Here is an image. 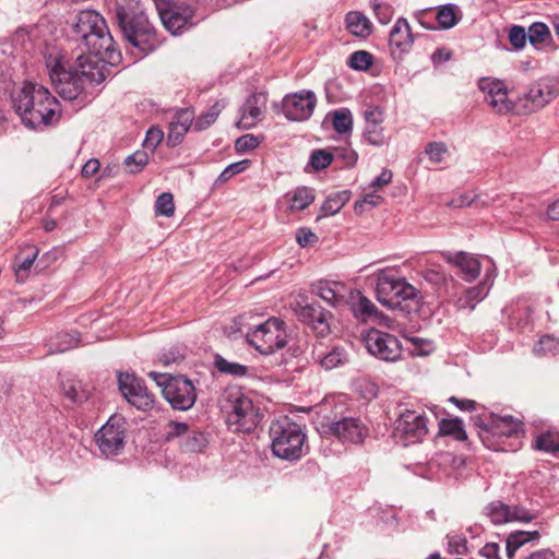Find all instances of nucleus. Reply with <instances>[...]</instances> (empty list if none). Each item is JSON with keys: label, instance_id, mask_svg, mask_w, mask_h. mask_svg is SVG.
I'll return each mask as SVG.
<instances>
[{"label": "nucleus", "instance_id": "7ed1b4c3", "mask_svg": "<svg viewBox=\"0 0 559 559\" xmlns=\"http://www.w3.org/2000/svg\"><path fill=\"white\" fill-rule=\"evenodd\" d=\"M13 108L29 129H39L58 121L59 102L43 85L26 82L12 94Z\"/></svg>", "mask_w": 559, "mask_h": 559}, {"label": "nucleus", "instance_id": "6ab92c4d", "mask_svg": "<svg viewBox=\"0 0 559 559\" xmlns=\"http://www.w3.org/2000/svg\"><path fill=\"white\" fill-rule=\"evenodd\" d=\"M294 310L299 320L309 325L318 336H325L330 332L329 312L319 304H297Z\"/></svg>", "mask_w": 559, "mask_h": 559}, {"label": "nucleus", "instance_id": "4468645a", "mask_svg": "<svg viewBox=\"0 0 559 559\" xmlns=\"http://www.w3.org/2000/svg\"><path fill=\"white\" fill-rule=\"evenodd\" d=\"M364 343L369 354L384 361H396L402 356V345L396 336L370 329L364 336Z\"/></svg>", "mask_w": 559, "mask_h": 559}, {"label": "nucleus", "instance_id": "37998d69", "mask_svg": "<svg viewBox=\"0 0 559 559\" xmlns=\"http://www.w3.org/2000/svg\"><path fill=\"white\" fill-rule=\"evenodd\" d=\"M334 159L333 153L324 150H316L311 153L309 164L316 170H321L331 165Z\"/></svg>", "mask_w": 559, "mask_h": 559}, {"label": "nucleus", "instance_id": "7c9ffc66", "mask_svg": "<svg viewBox=\"0 0 559 559\" xmlns=\"http://www.w3.org/2000/svg\"><path fill=\"white\" fill-rule=\"evenodd\" d=\"M225 104L222 100L216 102L213 106H211L206 111L202 112L200 116L194 119L193 130L203 131L212 126L221 111L224 109Z\"/></svg>", "mask_w": 559, "mask_h": 559}, {"label": "nucleus", "instance_id": "a19ab883", "mask_svg": "<svg viewBox=\"0 0 559 559\" xmlns=\"http://www.w3.org/2000/svg\"><path fill=\"white\" fill-rule=\"evenodd\" d=\"M527 36L530 43L536 46L545 43L550 37V32L546 24L536 22L528 27Z\"/></svg>", "mask_w": 559, "mask_h": 559}, {"label": "nucleus", "instance_id": "bf43d9fd", "mask_svg": "<svg viewBox=\"0 0 559 559\" xmlns=\"http://www.w3.org/2000/svg\"><path fill=\"white\" fill-rule=\"evenodd\" d=\"M259 140L253 134H245L237 139L235 147L237 152H247L254 150L259 145Z\"/></svg>", "mask_w": 559, "mask_h": 559}, {"label": "nucleus", "instance_id": "79ce46f5", "mask_svg": "<svg viewBox=\"0 0 559 559\" xmlns=\"http://www.w3.org/2000/svg\"><path fill=\"white\" fill-rule=\"evenodd\" d=\"M155 213L156 215H162L166 217H170L175 213V204L174 197L169 192H164L158 195L155 202Z\"/></svg>", "mask_w": 559, "mask_h": 559}, {"label": "nucleus", "instance_id": "a211bd4d", "mask_svg": "<svg viewBox=\"0 0 559 559\" xmlns=\"http://www.w3.org/2000/svg\"><path fill=\"white\" fill-rule=\"evenodd\" d=\"M479 88L485 93V100L493 111L506 115L513 109V103L508 97V91L502 81L483 79Z\"/></svg>", "mask_w": 559, "mask_h": 559}, {"label": "nucleus", "instance_id": "0eeeda50", "mask_svg": "<svg viewBox=\"0 0 559 559\" xmlns=\"http://www.w3.org/2000/svg\"><path fill=\"white\" fill-rule=\"evenodd\" d=\"M376 293L378 301L392 309L411 311L419 305V292L405 278L395 277L385 271L378 274Z\"/></svg>", "mask_w": 559, "mask_h": 559}, {"label": "nucleus", "instance_id": "69168bd1", "mask_svg": "<svg viewBox=\"0 0 559 559\" xmlns=\"http://www.w3.org/2000/svg\"><path fill=\"white\" fill-rule=\"evenodd\" d=\"M318 240L316 234H313L309 228H299L296 233V241L301 247H307L309 245L314 243Z\"/></svg>", "mask_w": 559, "mask_h": 559}, {"label": "nucleus", "instance_id": "8fccbe9b", "mask_svg": "<svg viewBox=\"0 0 559 559\" xmlns=\"http://www.w3.org/2000/svg\"><path fill=\"white\" fill-rule=\"evenodd\" d=\"M558 347L559 343L555 337L545 335L540 337L539 342L534 346V352L537 355L555 354Z\"/></svg>", "mask_w": 559, "mask_h": 559}, {"label": "nucleus", "instance_id": "6e6552de", "mask_svg": "<svg viewBox=\"0 0 559 559\" xmlns=\"http://www.w3.org/2000/svg\"><path fill=\"white\" fill-rule=\"evenodd\" d=\"M148 376L162 388L163 396L174 409L188 411L194 405L197 392L189 379L182 376L168 378L155 371H151Z\"/></svg>", "mask_w": 559, "mask_h": 559}, {"label": "nucleus", "instance_id": "f8f14e48", "mask_svg": "<svg viewBox=\"0 0 559 559\" xmlns=\"http://www.w3.org/2000/svg\"><path fill=\"white\" fill-rule=\"evenodd\" d=\"M559 96V78L548 76L534 82L528 91L520 98L524 114L540 110Z\"/></svg>", "mask_w": 559, "mask_h": 559}, {"label": "nucleus", "instance_id": "5701e85b", "mask_svg": "<svg viewBox=\"0 0 559 559\" xmlns=\"http://www.w3.org/2000/svg\"><path fill=\"white\" fill-rule=\"evenodd\" d=\"M444 257L448 262L454 264L461 270L465 281L472 282L479 275L480 262L472 254L460 251L456 253L448 252Z\"/></svg>", "mask_w": 559, "mask_h": 559}, {"label": "nucleus", "instance_id": "a18cd8bd", "mask_svg": "<svg viewBox=\"0 0 559 559\" xmlns=\"http://www.w3.org/2000/svg\"><path fill=\"white\" fill-rule=\"evenodd\" d=\"M147 163L148 155L145 151H136L124 159V164L130 168V173L140 171Z\"/></svg>", "mask_w": 559, "mask_h": 559}, {"label": "nucleus", "instance_id": "393cba45", "mask_svg": "<svg viewBox=\"0 0 559 559\" xmlns=\"http://www.w3.org/2000/svg\"><path fill=\"white\" fill-rule=\"evenodd\" d=\"M317 295L332 306H340L345 302L346 288L341 283L320 281L314 285Z\"/></svg>", "mask_w": 559, "mask_h": 559}, {"label": "nucleus", "instance_id": "72a5a7b5", "mask_svg": "<svg viewBox=\"0 0 559 559\" xmlns=\"http://www.w3.org/2000/svg\"><path fill=\"white\" fill-rule=\"evenodd\" d=\"M439 429L442 435L452 436L455 440L464 441L467 439L463 421L460 418L442 419Z\"/></svg>", "mask_w": 559, "mask_h": 559}, {"label": "nucleus", "instance_id": "f704fd0d", "mask_svg": "<svg viewBox=\"0 0 559 559\" xmlns=\"http://www.w3.org/2000/svg\"><path fill=\"white\" fill-rule=\"evenodd\" d=\"M485 512L493 524H503L510 522L511 519V507L500 501L489 503Z\"/></svg>", "mask_w": 559, "mask_h": 559}, {"label": "nucleus", "instance_id": "423d86ee", "mask_svg": "<svg viewBox=\"0 0 559 559\" xmlns=\"http://www.w3.org/2000/svg\"><path fill=\"white\" fill-rule=\"evenodd\" d=\"M221 407L226 413L229 428L235 432H251L261 420L259 407L239 388L224 392Z\"/></svg>", "mask_w": 559, "mask_h": 559}, {"label": "nucleus", "instance_id": "f3484780", "mask_svg": "<svg viewBox=\"0 0 559 559\" xmlns=\"http://www.w3.org/2000/svg\"><path fill=\"white\" fill-rule=\"evenodd\" d=\"M325 432L331 433L343 443H360L368 435V428L359 418L345 417L337 421H332L326 426Z\"/></svg>", "mask_w": 559, "mask_h": 559}, {"label": "nucleus", "instance_id": "e2e57ef3", "mask_svg": "<svg viewBox=\"0 0 559 559\" xmlns=\"http://www.w3.org/2000/svg\"><path fill=\"white\" fill-rule=\"evenodd\" d=\"M38 254V251L35 250L33 253L27 254L21 261L16 264V276L17 277H24L26 276L27 272L31 270L36 257Z\"/></svg>", "mask_w": 559, "mask_h": 559}, {"label": "nucleus", "instance_id": "b1692460", "mask_svg": "<svg viewBox=\"0 0 559 559\" xmlns=\"http://www.w3.org/2000/svg\"><path fill=\"white\" fill-rule=\"evenodd\" d=\"M348 358V353L343 346H333L324 352H314V360L325 370L345 365Z\"/></svg>", "mask_w": 559, "mask_h": 559}, {"label": "nucleus", "instance_id": "f03ea898", "mask_svg": "<svg viewBox=\"0 0 559 559\" xmlns=\"http://www.w3.org/2000/svg\"><path fill=\"white\" fill-rule=\"evenodd\" d=\"M73 33L85 60H97L105 66L115 64L120 59L105 19L98 12L80 11L75 15Z\"/></svg>", "mask_w": 559, "mask_h": 559}, {"label": "nucleus", "instance_id": "cd10ccee", "mask_svg": "<svg viewBox=\"0 0 559 559\" xmlns=\"http://www.w3.org/2000/svg\"><path fill=\"white\" fill-rule=\"evenodd\" d=\"M461 10L456 4L448 3L438 8L437 21L440 28H452L461 21Z\"/></svg>", "mask_w": 559, "mask_h": 559}, {"label": "nucleus", "instance_id": "774afa93", "mask_svg": "<svg viewBox=\"0 0 559 559\" xmlns=\"http://www.w3.org/2000/svg\"><path fill=\"white\" fill-rule=\"evenodd\" d=\"M392 177L393 174L390 169H383L381 174L371 181L370 187L377 191L389 185L392 181Z\"/></svg>", "mask_w": 559, "mask_h": 559}, {"label": "nucleus", "instance_id": "5fc2aeb1", "mask_svg": "<svg viewBox=\"0 0 559 559\" xmlns=\"http://www.w3.org/2000/svg\"><path fill=\"white\" fill-rule=\"evenodd\" d=\"M190 427L186 423L180 421H169L165 428V438L166 440H171L174 438H179L186 436L189 432Z\"/></svg>", "mask_w": 559, "mask_h": 559}, {"label": "nucleus", "instance_id": "39448f33", "mask_svg": "<svg viewBox=\"0 0 559 559\" xmlns=\"http://www.w3.org/2000/svg\"><path fill=\"white\" fill-rule=\"evenodd\" d=\"M271 449L275 456L289 462L298 461L307 449L301 426L284 416L270 426Z\"/></svg>", "mask_w": 559, "mask_h": 559}, {"label": "nucleus", "instance_id": "c03bdc74", "mask_svg": "<svg viewBox=\"0 0 559 559\" xmlns=\"http://www.w3.org/2000/svg\"><path fill=\"white\" fill-rule=\"evenodd\" d=\"M447 539V550L452 555H464L467 551V540L459 534H449Z\"/></svg>", "mask_w": 559, "mask_h": 559}, {"label": "nucleus", "instance_id": "2f4dec72", "mask_svg": "<svg viewBox=\"0 0 559 559\" xmlns=\"http://www.w3.org/2000/svg\"><path fill=\"white\" fill-rule=\"evenodd\" d=\"M539 534L538 532H524V531H518L514 533H511L507 538V552L509 557H512L514 552L524 544L538 539Z\"/></svg>", "mask_w": 559, "mask_h": 559}, {"label": "nucleus", "instance_id": "c85d7f7f", "mask_svg": "<svg viewBox=\"0 0 559 559\" xmlns=\"http://www.w3.org/2000/svg\"><path fill=\"white\" fill-rule=\"evenodd\" d=\"M348 31L359 37H367L371 33V23L367 16L359 12H349L346 15Z\"/></svg>", "mask_w": 559, "mask_h": 559}, {"label": "nucleus", "instance_id": "c756f323", "mask_svg": "<svg viewBox=\"0 0 559 559\" xmlns=\"http://www.w3.org/2000/svg\"><path fill=\"white\" fill-rule=\"evenodd\" d=\"M206 437L203 432L189 429L183 439L180 442V448L183 452L197 453L201 452L206 445Z\"/></svg>", "mask_w": 559, "mask_h": 559}, {"label": "nucleus", "instance_id": "4be33fe9", "mask_svg": "<svg viewBox=\"0 0 559 559\" xmlns=\"http://www.w3.org/2000/svg\"><path fill=\"white\" fill-rule=\"evenodd\" d=\"M413 44L414 36L411 32L409 23L405 17L397 19L389 37V45L392 55H399V57H402L411 50Z\"/></svg>", "mask_w": 559, "mask_h": 559}, {"label": "nucleus", "instance_id": "1a4fd4ad", "mask_svg": "<svg viewBox=\"0 0 559 559\" xmlns=\"http://www.w3.org/2000/svg\"><path fill=\"white\" fill-rule=\"evenodd\" d=\"M428 433L427 417L423 412L404 409L394 421L393 437L404 447L420 443Z\"/></svg>", "mask_w": 559, "mask_h": 559}, {"label": "nucleus", "instance_id": "4c0bfd02", "mask_svg": "<svg viewBox=\"0 0 559 559\" xmlns=\"http://www.w3.org/2000/svg\"><path fill=\"white\" fill-rule=\"evenodd\" d=\"M215 366L222 373H227L236 377H243L248 372V367L238 362H231L227 359L217 356L215 358Z\"/></svg>", "mask_w": 559, "mask_h": 559}, {"label": "nucleus", "instance_id": "ddd939ff", "mask_svg": "<svg viewBox=\"0 0 559 559\" xmlns=\"http://www.w3.org/2000/svg\"><path fill=\"white\" fill-rule=\"evenodd\" d=\"M473 424L480 428L479 437L485 443V438L489 435L515 437L522 432V423L512 416H498L492 413L483 412L471 417Z\"/></svg>", "mask_w": 559, "mask_h": 559}, {"label": "nucleus", "instance_id": "bb28decb", "mask_svg": "<svg viewBox=\"0 0 559 559\" xmlns=\"http://www.w3.org/2000/svg\"><path fill=\"white\" fill-rule=\"evenodd\" d=\"M290 211H302L316 199L314 191L308 187H298L286 194Z\"/></svg>", "mask_w": 559, "mask_h": 559}, {"label": "nucleus", "instance_id": "864d4df0", "mask_svg": "<svg viewBox=\"0 0 559 559\" xmlns=\"http://www.w3.org/2000/svg\"><path fill=\"white\" fill-rule=\"evenodd\" d=\"M79 344V338L69 333H60L57 335V343L53 345L52 352L62 353Z\"/></svg>", "mask_w": 559, "mask_h": 559}, {"label": "nucleus", "instance_id": "dca6fc26", "mask_svg": "<svg viewBox=\"0 0 559 559\" xmlns=\"http://www.w3.org/2000/svg\"><path fill=\"white\" fill-rule=\"evenodd\" d=\"M283 112L288 120L304 121L311 117L317 97L311 91H300L286 95L283 99Z\"/></svg>", "mask_w": 559, "mask_h": 559}, {"label": "nucleus", "instance_id": "de8ad7c7", "mask_svg": "<svg viewBox=\"0 0 559 559\" xmlns=\"http://www.w3.org/2000/svg\"><path fill=\"white\" fill-rule=\"evenodd\" d=\"M425 153L432 163H441L448 153V147L443 142H429L425 147Z\"/></svg>", "mask_w": 559, "mask_h": 559}, {"label": "nucleus", "instance_id": "4d7b16f0", "mask_svg": "<svg viewBox=\"0 0 559 559\" xmlns=\"http://www.w3.org/2000/svg\"><path fill=\"white\" fill-rule=\"evenodd\" d=\"M188 128L170 122L168 128L167 142L170 146H177L188 132Z\"/></svg>", "mask_w": 559, "mask_h": 559}, {"label": "nucleus", "instance_id": "58836bf2", "mask_svg": "<svg viewBox=\"0 0 559 559\" xmlns=\"http://www.w3.org/2000/svg\"><path fill=\"white\" fill-rule=\"evenodd\" d=\"M372 55L365 50L353 52L347 61V66L354 70L367 71L372 66Z\"/></svg>", "mask_w": 559, "mask_h": 559}, {"label": "nucleus", "instance_id": "20e7f679", "mask_svg": "<svg viewBox=\"0 0 559 559\" xmlns=\"http://www.w3.org/2000/svg\"><path fill=\"white\" fill-rule=\"evenodd\" d=\"M114 15L124 39L142 53L152 52L160 45L156 29L144 13L138 12V8L120 7Z\"/></svg>", "mask_w": 559, "mask_h": 559}, {"label": "nucleus", "instance_id": "f257e3e1", "mask_svg": "<svg viewBox=\"0 0 559 559\" xmlns=\"http://www.w3.org/2000/svg\"><path fill=\"white\" fill-rule=\"evenodd\" d=\"M44 58L58 95L66 100H78L80 106L86 105L93 97L95 86L105 81V66L97 60H85L84 56L79 55L75 59L78 68H74L67 52L57 47L48 48Z\"/></svg>", "mask_w": 559, "mask_h": 559}, {"label": "nucleus", "instance_id": "13d9d810", "mask_svg": "<svg viewBox=\"0 0 559 559\" xmlns=\"http://www.w3.org/2000/svg\"><path fill=\"white\" fill-rule=\"evenodd\" d=\"M178 126H182L186 128H192L194 123V112L190 108H183L176 112L173 120L170 121Z\"/></svg>", "mask_w": 559, "mask_h": 559}, {"label": "nucleus", "instance_id": "aec40b11", "mask_svg": "<svg viewBox=\"0 0 559 559\" xmlns=\"http://www.w3.org/2000/svg\"><path fill=\"white\" fill-rule=\"evenodd\" d=\"M164 27L173 35H177L186 27L192 25L193 10L188 5L169 4L158 12Z\"/></svg>", "mask_w": 559, "mask_h": 559}, {"label": "nucleus", "instance_id": "2eb2a0df", "mask_svg": "<svg viewBox=\"0 0 559 559\" xmlns=\"http://www.w3.org/2000/svg\"><path fill=\"white\" fill-rule=\"evenodd\" d=\"M118 386L123 397L139 409L146 411L154 405V395L147 390L143 381L132 373L120 372Z\"/></svg>", "mask_w": 559, "mask_h": 559}, {"label": "nucleus", "instance_id": "3c124183", "mask_svg": "<svg viewBox=\"0 0 559 559\" xmlns=\"http://www.w3.org/2000/svg\"><path fill=\"white\" fill-rule=\"evenodd\" d=\"M536 448L551 453L559 452V438L550 433L540 435L536 439Z\"/></svg>", "mask_w": 559, "mask_h": 559}, {"label": "nucleus", "instance_id": "ea45409f", "mask_svg": "<svg viewBox=\"0 0 559 559\" xmlns=\"http://www.w3.org/2000/svg\"><path fill=\"white\" fill-rule=\"evenodd\" d=\"M362 136L367 143L374 146L386 144V138L381 124H366Z\"/></svg>", "mask_w": 559, "mask_h": 559}, {"label": "nucleus", "instance_id": "603ef678", "mask_svg": "<svg viewBox=\"0 0 559 559\" xmlns=\"http://www.w3.org/2000/svg\"><path fill=\"white\" fill-rule=\"evenodd\" d=\"M406 340L413 345V348L411 349L413 355L427 356L432 350V344L428 340L417 336L406 337Z\"/></svg>", "mask_w": 559, "mask_h": 559}, {"label": "nucleus", "instance_id": "0e129e2a", "mask_svg": "<svg viewBox=\"0 0 559 559\" xmlns=\"http://www.w3.org/2000/svg\"><path fill=\"white\" fill-rule=\"evenodd\" d=\"M487 280L479 284L478 286L472 287L466 292V301L467 304L472 301H479L486 297L488 294V288L486 287Z\"/></svg>", "mask_w": 559, "mask_h": 559}, {"label": "nucleus", "instance_id": "473e14b6", "mask_svg": "<svg viewBox=\"0 0 559 559\" xmlns=\"http://www.w3.org/2000/svg\"><path fill=\"white\" fill-rule=\"evenodd\" d=\"M348 191H340L330 194L321 206L323 216L334 215L341 211V209L348 202Z\"/></svg>", "mask_w": 559, "mask_h": 559}, {"label": "nucleus", "instance_id": "412c9836", "mask_svg": "<svg viewBox=\"0 0 559 559\" xmlns=\"http://www.w3.org/2000/svg\"><path fill=\"white\" fill-rule=\"evenodd\" d=\"M267 97L264 93L251 94L240 108V118L237 121L239 129H251L258 124L266 109Z\"/></svg>", "mask_w": 559, "mask_h": 559}, {"label": "nucleus", "instance_id": "338daca9", "mask_svg": "<svg viewBox=\"0 0 559 559\" xmlns=\"http://www.w3.org/2000/svg\"><path fill=\"white\" fill-rule=\"evenodd\" d=\"M377 191H372L371 193H367L360 201H357L355 204V210L357 212H361L362 207L368 204L371 207L379 205L382 201V197L376 193Z\"/></svg>", "mask_w": 559, "mask_h": 559}, {"label": "nucleus", "instance_id": "49530a36", "mask_svg": "<svg viewBox=\"0 0 559 559\" xmlns=\"http://www.w3.org/2000/svg\"><path fill=\"white\" fill-rule=\"evenodd\" d=\"M373 12L381 24H388L393 16V8L388 3L379 0H370Z\"/></svg>", "mask_w": 559, "mask_h": 559}, {"label": "nucleus", "instance_id": "09e8293b", "mask_svg": "<svg viewBox=\"0 0 559 559\" xmlns=\"http://www.w3.org/2000/svg\"><path fill=\"white\" fill-rule=\"evenodd\" d=\"M249 165H250V160L249 159H243V160L236 162V163H233V164L228 165L221 173V175L217 178V181H219V182L228 181L235 175L245 171L249 167Z\"/></svg>", "mask_w": 559, "mask_h": 559}, {"label": "nucleus", "instance_id": "e433bc0d", "mask_svg": "<svg viewBox=\"0 0 559 559\" xmlns=\"http://www.w3.org/2000/svg\"><path fill=\"white\" fill-rule=\"evenodd\" d=\"M62 392L73 403H81L88 396V393L82 388L81 381L74 379L62 382Z\"/></svg>", "mask_w": 559, "mask_h": 559}, {"label": "nucleus", "instance_id": "6e6d98bb", "mask_svg": "<svg viewBox=\"0 0 559 559\" xmlns=\"http://www.w3.org/2000/svg\"><path fill=\"white\" fill-rule=\"evenodd\" d=\"M528 38L527 33L522 26H512L509 32V40L515 49H522L526 39Z\"/></svg>", "mask_w": 559, "mask_h": 559}, {"label": "nucleus", "instance_id": "680f3d73", "mask_svg": "<svg viewBox=\"0 0 559 559\" xmlns=\"http://www.w3.org/2000/svg\"><path fill=\"white\" fill-rule=\"evenodd\" d=\"M163 138H164L163 131L159 128L153 127V128L148 129L146 132L144 145L147 148H151L152 151H154L156 148V146L160 143Z\"/></svg>", "mask_w": 559, "mask_h": 559}, {"label": "nucleus", "instance_id": "a878e982", "mask_svg": "<svg viewBox=\"0 0 559 559\" xmlns=\"http://www.w3.org/2000/svg\"><path fill=\"white\" fill-rule=\"evenodd\" d=\"M345 301L349 305L354 316L359 320L365 321L377 312V307L359 290H350L348 299H345Z\"/></svg>", "mask_w": 559, "mask_h": 559}, {"label": "nucleus", "instance_id": "9d476101", "mask_svg": "<svg viewBox=\"0 0 559 559\" xmlns=\"http://www.w3.org/2000/svg\"><path fill=\"white\" fill-rule=\"evenodd\" d=\"M284 321L271 318L247 333V340L259 353L270 355L286 345Z\"/></svg>", "mask_w": 559, "mask_h": 559}, {"label": "nucleus", "instance_id": "9b49d317", "mask_svg": "<svg viewBox=\"0 0 559 559\" xmlns=\"http://www.w3.org/2000/svg\"><path fill=\"white\" fill-rule=\"evenodd\" d=\"M95 442L100 454L107 459L119 455L126 444V427L123 418L111 416L96 432Z\"/></svg>", "mask_w": 559, "mask_h": 559}, {"label": "nucleus", "instance_id": "052dcab7", "mask_svg": "<svg viewBox=\"0 0 559 559\" xmlns=\"http://www.w3.org/2000/svg\"><path fill=\"white\" fill-rule=\"evenodd\" d=\"M366 124H381L384 120L383 110L378 106H370L364 111Z\"/></svg>", "mask_w": 559, "mask_h": 559}, {"label": "nucleus", "instance_id": "c9c22d12", "mask_svg": "<svg viewBox=\"0 0 559 559\" xmlns=\"http://www.w3.org/2000/svg\"><path fill=\"white\" fill-rule=\"evenodd\" d=\"M332 124L334 130L340 134L349 133L353 129V116L349 109L342 108L333 111Z\"/></svg>", "mask_w": 559, "mask_h": 559}]
</instances>
